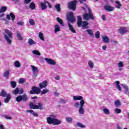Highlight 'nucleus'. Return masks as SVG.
Wrapping results in <instances>:
<instances>
[{
  "label": "nucleus",
  "instance_id": "obj_1",
  "mask_svg": "<svg viewBox=\"0 0 129 129\" xmlns=\"http://www.w3.org/2000/svg\"><path fill=\"white\" fill-rule=\"evenodd\" d=\"M67 21H68V25L69 27V29L72 32V33H74L75 34L76 33V30H75V29L73 28V26L71 25L70 23H72V24L76 21L75 19V17H74V14L73 12H70L67 15Z\"/></svg>",
  "mask_w": 129,
  "mask_h": 129
},
{
  "label": "nucleus",
  "instance_id": "obj_2",
  "mask_svg": "<svg viewBox=\"0 0 129 129\" xmlns=\"http://www.w3.org/2000/svg\"><path fill=\"white\" fill-rule=\"evenodd\" d=\"M57 116L55 115H50V117H47V122L48 124H53V125H59L61 124L62 121L57 118Z\"/></svg>",
  "mask_w": 129,
  "mask_h": 129
},
{
  "label": "nucleus",
  "instance_id": "obj_3",
  "mask_svg": "<svg viewBox=\"0 0 129 129\" xmlns=\"http://www.w3.org/2000/svg\"><path fill=\"white\" fill-rule=\"evenodd\" d=\"M4 38H5L7 43L11 45L12 44V39H13V33L9 29H6L4 33Z\"/></svg>",
  "mask_w": 129,
  "mask_h": 129
},
{
  "label": "nucleus",
  "instance_id": "obj_4",
  "mask_svg": "<svg viewBox=\"0 0 129 129\" xmlns=\"http://www.w3.org/2000/svg\"><path fill=\"white\" fill-rule=\"evenodd\" d=\"M0 96H2V97H6L4 98V102L5 103H8L10 100H11V98H12V96L10 94H8L7 91H5V90H2L0 93Z\"/></svg>",
  "mask_w": 129,
  "mask_h": 129
},
{
  "label": "nucleus",
  "instance_id": "obj_5",
  "mask_svg": "<svg viewBox=\"0 0 129 129\" xmlns=\"http://www.w3.org/2000/svg\"><path fill=\"white\" fill-rule=\"evenodd\" d=\"M83 19L86 20V21H89V19L92 20H94V16L92 14L91 10L90 8H88V13H85L83 14Z\"/></svg>",
  "mask_w": 129,
  "mask_h": 129
},
{
  "label": "nucleus",
  "instance_id": "obj_6",
  "mask_svg": "<svg viewBox=\"0 0 129 129\" xmlns=\"http://www.w3.org/2000/svg\"><path fill=\"white\" fill-rule=\"evenodd\" d=\"M30 107L31 109H40V110H43L44 107H43V103L41 102H39L37 105H34L33 102L30 103Z\"/></svg>",
  "mask_w": 129,
  "mask_h": 129
},
{
  "label": "nucleus",
  "instance_id": "obj_7",
  "mask_svg": "<svg viewBox=\"0 0 129 129\" xmlns=\"http://www.w3.org/2000/svg\"><path fill=\"white\" fill-rule=\"evenodd\" d=\"M78 3V2L77 0H74L69 2L68 4V7L69 10L75 11L76 10V6H77Z\"/></svg>",
  "mask_w": 129,
  "mask_h": 129
},
{
  "label": "nucleus",
  "instance_id": "obj_8",
  "mask_svg": "<svg viewBox=\"0 0 129 129\" xmlns=\"http://www.w3.org/2000/svg\"><path fill=\"white\" fill-rule=\"evenodd\" d=\"M16 99L17 102H21L22 100L24 102H26V101H27L29 98H28V96L27 95V94H25L23 95H19L17 96Z\"/></svg>",
  "mask_w": 129,
  "mask_h": 129
},
{
  "label": "nucleus",
  "instance_id": "obj_9",
  "mask_svg": "<svg viewBox=\"0 0 129 129\" xmlns=\"http://www.w3.org/2000/svg\"><path fill=\"white\" fill-rule=\"evenodd\" d=\"M30 94H40L41 93V88L36 86L31 88V90L29 92Z\"/></svg>",
  "mask_w": 129,
  "mask_h": 129
},
{
  "label": "nucleus",
  "instance_id": "obj_10",
  "mask_svg": "<svg viewBox=\"0 0 129 129\" xmlns=\"http://www.w3.org/2000/svg\"><path fill=\"white\" fill-rule=\"evenodd\" d=\"M85 103V101L82 100L80 101V108L79 109V112L80 114H84V108H83L84 106V104Z\"/></svg>",
  "mask_w": 129,
  "mask_h": 129
},
{
  "label": "nucleus",
  "instance_id": "obj_11",
  "mask_svg": "<svg viewBox=\"0 0 129 129\" xmlns=\"http://www.w3.org/2000/svg\"><path fill=\"white\" fill-rule=\"evenodd\" d=\"M118 32L120 35H123V34H125V33L127 32V30H126V27H120L118 29Z\"/></svg>",
  "mask_w": 129,
  "mask_h": 129
},
{
  "label": "nucleus",
  "instance_id": "obj_12",
  "mask_svg": "<svg viewBox=\"0 0 129 129\" xmlns=\"http://www.w3.org/2000/svg\"><path fill=\"white\" fill-rule=\"evenodd\" d=\"M47 86H48V82H47V81H44L41 83L39 84V87L40 89L46 88Z\"/></svg>",
  "mask_w": 129,
  "mask_h": 129
},
{
  "label": "nucleus",
  "instance_id": "obj_13",
  "mask_svg": "<svg viewBox=\"0 0 129 129\" xmlns=\"http://www.w3.org/2000/svg\"><path fill=\"white\" fill-rule=\"evenodd\" d=\"M45 60L50 65H56V61H55V60L53 59H52L51 58H45Z\"/></svg>",
  "mask_w": 129,
  "mask_h": 129
},
{
  "label": "nucleus",
  "instance_id": "obj_14",
  "mask_svg": "<svg viewBox=\"0 0 129 129\" xmlns=\"http://www.w3.org/2000/svg\"><path fill=\"white\" fill-rule=\"evenodd\" d=\"M77 18H78V22H77L78 27L79 28H80V27H82V22L83 21H82V18H81V16H78Z\"/></svg>",
  "mask_w": 129,
  "mask_h": 129
},
{
  "label": "nucleus",
  "instance_id": "obj_15",
  "mask_svg": "<svg viewBox=\"0 0 129 129\" xmlns=\"http://www.w3.org/2000/svg\"><path fill=\"white\" fill-rule=\"evenodd\" d=\"M104 9L108 12H112V11L114 10V8L110 6L105 5L104 7Z\"/></svg>",
  "mask_w": 129,
  "mask_h": 129
},
{
  "label": "nucleus",
  "instance_id": "obj_16",
  "mask_svg": "<svg viewBox=\"0 0 129 129\" xmlns=\"http://www.w3.org/2000/svg\"><path fill=\"white\" fill-rule=\"evenodd\" d=\"M82 24V28L84 30L85 29H87V26L89 25V23L87 21H83Z\"/></svg>",
  "mask_w": 129,
  "mask_h": 129
},
{
  "label": "nucleus",
  "instance_id": "obj_17",
  "mask_svg": "<svg viewBox=\"0 0 129 129\" xmlns=\"http://www.w3.org/2000/svg\"><path fill=\"white\" fill-rule=\"evenodd\" d=\"M73 99L75 101H76V100H81V101L84 100H83V97H82V96H74Z\"/></svg>",
  "mask_w": 129,
  "mask_h": 129
},
{
  "label": "nucleus",
  "instance_id": "obj_18",
  "mask_svg": "<svg viewBox=\"0 0 129 129\" xmlns=\"http://www.w3.org/2000/svg\"><path fill=\"white\" fill-rule=\"evenodd\" d=\"M26 111L27 112H30V113L33 114V116H39L38 113H37V112H34L33 110H28Z\"/></svg>",
  "mask_w": 129,
  "mask_h": 129
},
{
  "label": "nucleus",
  "instance_id": "obj_19",
  "mask_svg": "<svg viewBox=\"0 0 129 129\" xmlns=\"http://www.w3.org/2000/svg\"><path fill=\"white\" fill-rule=\"evenodd\" d=\"M88 35L91 37V38H94V34H93V31L90 29H87L86 30Z\"/></svg>",
  "mask_w": 129,
  "mask_h": 129
},
{
  "label": "nucleus",
  "instance_id": "obj_20",
  "mask_svg": "<svg viewBox=\"0 0 129 129\" xmlns=\"http://www.w3.org/2000/svg\"><path fill=\"white\" fill-rule=\"evenodd\" d=\"M102 40L103 42L104 43H106V44H107V43H109V38H108V37L106 36H103Z\"/></svg>",
  "mask_w": 129,
  "mask_h": 129
},
{
  "label": "nucleus",
  "instance_id": "obj_21",
  "mask_svg": "<svg viewBox=\"0 0 129 129\" xmlns=\"http://www.w3.org/2000/svg\"><path fill=\"white\" fill-rule=\"evenodd\" d=\"M7 10H8V7L6 6H2L0 8V14L6 12L7 11Z\"/></svg>",
  "mask_w": 129,
  "mask_h": 129
},
{
  "label": "nucleus",
  "instance_id": "obj_22",
  "mask_svg": "<svg viewBox=\"0 0 129 129\" xmlns=\"http://www.w3.org/2000/svg\"><path fill=\"white\" fill-rule=\"evenodd\" d=\"M14 65L17 68H20V67H21V63H20L19 60H16L14 61Z\"/></svg>",
  "mask_w": 129,
  "mask_h": 129
},
{
  "label": "nucleus",
  "instance_id": "obj_23",
  "mask_svg": "<svg viewBox=\"0 0 129 129\" xmlns=\"http://www.w3.org/2000/svg\"><path fill=\"white\" fill-rule=\"evenodd\" d=\"M114 104H115V107H117V108L119 107V106H120V105H121V104H120V101H119V100H115Z\"/></svg>",
  "mask_w": 129,
  "mask_h": 129
},
{
  "label": "nucleus",
  "instance_id": "obj_24",
  "mask_svg": "<svg viewBox=\"0 0 129 129\" xmlns=\"http://www.w3.org/2000/svg\"><path fill=\"white\" fill-rule=\"evenodd\" d=\"M115 83L116 84V88L118 90H119V91H121V87H120V85H119V81H116L115 82Z\"/></svg>",
  "mask_w": 129,
  "mask_h": 129
},
{
  "label": "nucleus",
  "instance_id": "obj_25",
  "mask_svg": "<svg viewBox=\"0 0 129 129\" xmlns=\"http://www.w3.org/2000/svg\"><path fill=\"white\" fill-rule=\"evenodd\" d=\"M56 20H57V22H58V23H59L60 25H61V26H62V27H64V23H63V20H62V19H61L59 17H57Z\"/></svg>",
  "mask_w": 129,
  "mask_h": 129
},
{
  "label": "nucleus",
  "instance_id": "obj_26",
  "mask_svg": "<svg viewBox=\"0 0 129 129\" xmlns=\"http://www.w3.org/2000/svg\"><path fill=\"white\" fill-rule=\"evenodd\" d=\"M60 32V26L58 24H56L54 26V33Z\"/></svg>",
  "mask_w": 129,
  "mask_h": 129
},
{
  "label": "nucleus",
  "instance_id": "obj_27",
  "mask_svg": "<svg viewBox=\"0 0 129 129\" xmlns=\"http://www.w3.org/2000/svg\"><path fill=\"white\" fill-rule=\"evenodd\" d=\"M9 75H10V71L7 70L4 73V76L7 79L9 78Z\"/></svg>",
  "mask_w": 129,
  "mask_h": 129
},
{
  "label": "nucleus",
  "instance_id": "obj_28",
  "mask_svg": "<svg viewBox=\"0 0 129 129\" xmlns=\"http://www.w3.org/2000/svg\"><path fill=\"white\" fill-rule=\"evenodd\" d=\"M54 8L57 10V12L60 13L61 12V8L60 7V4L55 5Z\"/></svg>",
  "mask_w": 129,
  "mask_h": 129
},
{
  "label": "nucleus",
  "instance_id": "obj_29",
  "mask_svg": "<svg viewBox=\"0 0 129 129\" xmlns=\"http://www.w3.org/2000/svg\"><path fill=\"white\" fill-rule=\"evenodd\" d=\"M32 71L34 72V73H37L38 74V68L37 67H35V66H32Z\"/></svg>",
  "mask_w": 129,
  "mask_h": 129
},
{
  "label": "nucleus",
  "instance_id": "obj_30",
  "mask_svg": "<svg viewBox=\"0 0 129 129\" xmlns=\"http://www.w3.org/2000/svg\"><path fill=\"white\" fill-rule=\"evenodd\" d=\"M10 84L12 88H16L17 86V82H16V81H11Z\"/></svg>",
  "mask_w": 129,
  "mask_h": 129
},
{
  "label": "nucleus",
  "instance_id": "obj_31",
  "mask_svg": "<svg viewBox=\"0 0 129 129\" xmlns=\"http://www.w3.org/2000/svg\"><path fill=\"white\" fill-rule=\"evenodd\" d=\"M28 43L30 46L32 45H34V44H36V42H35L33 39L29 38L28 39Z\"/></svg>",
  "mask_w": 129,
  "mask_h": 129
},
{
  "label": "nucleus",
  "instance_id": "obj_32",
  "mask_svg": "<svg viewBox=\"0 0 129 129\" xmlns=\"http://www.w3.org/2000/svg\"><path fill=\"white\" fill-rule=\"evenodd\" d=\"M17 37H18V39L19 40V41H22L23 37H22V35H21V33H20L19 32H17Z\"/></svg>",
  "mask_w": 129,
  "mask_h": 129
},
{
  "label": "nucleus",
  "instance_id": "obj_33",
  "mask_svg": "<svg viewBox=\"0 0 129 129\" xmlns=\"http://www.w3.org/2000/svg\"><path fill=\"white\" fill-rule=\"evenodd\" d=\"M39 37L40 40H42V41H45V38H44V34H43V33L39 32Z\"/></svg>",
  "mask_w": 129,
  "mask_h": 129
},
{
  "label": "nucleus",
  "instance_id": "obj_34",
  "mask_svg": "<svg viewBox=\"0 0 129 129\" xmlns=\"http://www.w3.org/2000/svg\"><path fill=\"white\" fill-rule=\"evenodd\" d=\"M115 4H116V5H118L117 6H116L115 7L117 9H120V7H122L121 4H120V2H119V1H115Z\"/></svg>",
  "mask_w": 129,
  "mask_h": 129
},
{
  "label": "nucleus",
  "instance_id": "obj_35",
  "mask_svg": "<svg viewBox=\"0 0 129 129\" xmlns=\"http://www.w3.org/2000/svg\"><path fill=\"white\" fill-rule=\"evenodd\" d=\"M29 8H30L32 10H35V9H36V5H35V3L32 2L30 3Z\"/></svg>",
  "mask_w": 129,
  "mask_h": 129
},
{
  "label": "nucleus",
  "instance_id": "obj_36",
  "mask_svg": "<svg viewBox=\"0 0 129 129\" xmlns=\"http://www.w3.org/2000/svg\"><path fill=\"white\" fill-rule=\"evenodd\" d=\"M40 6L42 11H44V10H46V9H47V5H46V4L44 3H41Z\"/></svg>",
  "mask_w": 129,
  "mask_h": 129
},
{
  "label": "nucleus",
  "instance_id": "obj_37",
  "mask_svg": "<svg viewBox=\"0 0 129 129\" xmlns=\"http://www.w3.org/2000/svg\"><path fill=\"white\" fill-rule=\"evenodd\" d=\"M26 82V79L25 78H20L19 80V84H23V83H25Z\"/></svg>",
  "mask_w": 129,
  "mask_h": 129
},
{
  "label": "nucleus",
  "instance_id": "obj_38",
  "mask_svg": "<svg viewBox=\"0 0 129 129\" xmlns=\"http://www.w3.org/2000/svg\"><path fill=\"white\" fill-rule=\"evenodd\" d=\"M33 53L34 54V55H37V56H41V53H40V51H39V50H34L33 51Z\"/></svg>",
  "mask_w": 129,
  "mask_h": 129
},
{
  "label": "nucleus",
  "instance_id": "obj_39",
  "mask_svg": "<svg viewBox=\"0 0 129 129\" xmlns=\"http://www.w3.org/2000/svg\"><path fill=\"white\" fill-rule=\"evenodd\" d=\"M100 32L99 31H97L95 34V37L96 39H99L100 38Z\"/></svg>",
  "mask_w": 129,
  "mask_h": 129
},
{
  "label": "nucleus",
  "instance_id": "obj_40",
  "mask_svg": "<svg viewBox=\"0 0 129 129\" xmlns=\"http://www.w3.org/2000/svg\"><path fill=\"white\" fill-rule=\"evenodd\" d=\"M9 15L11 18L12 21H15L16 19V16L15 15V14H14V13H10Z\"/></svg>",
  "mask_w": 129,
  "mask_h": 129
},
{
  "label": "nucleus",
  "instance_id": "obj_41",
  "mask_svg": "<svg viewBox=\"0 0 129 129\" xmlns=\"http://www.w3.org/2000/svg\"><path fill=\"white\" fill-rule=\"evenodd\" d=\"M48 92H49V90H48V89H45L41 91V94L43 95V94H46V93H48Z\"/></svg>",
  "mask_w": 129,
  "mask_h": 129
},
{
  "label": "nucleus",
  "instance_id": "obj_42",
  "mask_svg": "<svg viewBox=\"0 0 129 129\" xmlns=\"http://www.w3.org/2000/svg\"><path fill=\"white\" fill-rule=\"evenodd\" d=\"M77 126H78L79 127H82V128H84L85 127V125H84L82 123H80L78 122L77 123Z\"/></svg>",
  "mask_w": 129,
  "mask_h": 129
},
{
  "label": "nucleus",
  "instance_id": "obj_43",
  "mask_svg": "<svg viewBox=\"0 0 129 129\" xmlns=\"http://www.w3.org/2000/svg\"><path fill=\"white\" fill-rule=\"evenodd\" d=\"M66 119L68 122H71V121L73 120V118H72L71 117H66Z\"/></svg>",
  "mask_w": 129,
  "mask_h": 129
},
{
  "label": "nucleus",
  "instance_id": "obj_44",
  "mask_svg": "<svg viewBox=\"0 0 129 129\" xmlns=\"http://www.w3.org/2000/svg\"><path fill=\"white\" fill-rule=\"evenodd\" d=\"M88 65L90 67V68L92 69V68H93V66H94V63H93V62L90 60L88 62Z\"/></svg>",
  "mask_w": 129,
  "mask_h": 129
},
{
  "label": "nucleus",
  "instance_id": "obj_45",
  "mask_svg": "<svg viewBox=\"0 0 129 129\" xmlns=\"http://www.w3.org/2000/svg\"><path fill=\"white\" fill-rule=\"evenodd\" d=\"M29 24H30V25H31L32 26H35V21H34V20L32 19H30Z\"/></svg>",
  "mask_w": 129,
  "mask_h": 129
},
{
  "label": "nucleus",
  "instance_id": "obj_46",
  "mask_svg": "<svg viewBox=\"0 0 129 129\" xmlns=\"http://www.w3.org/2000/svg\"><path fill=\"white\" fill-rule=\"evenodd\" d=\"M103 111L104 112L105 114H109V110L107 108H104Z\"/></svg>",
  "mask_w": 129,
  "mask_h": 129
},
{
  "label": "nucleus",
  "instance_id": "obj_47",
  "mask_svg": "<svg viewBox=\"0 0 129 129\" xmlns=\"http://www.w3.org/2000/svg\"><path fill=\"white\" fill-rule=\"evenodd\" d=\"M19 92V88H16L15 90H13V94H18Z\"/></svg>",
  "mask_w": 129,
  "mask_h": 129
},
{
  "label": "nucleus",
  "instance_id": "obj_48",
  "mask_svg": "<svg viewBox=\"0 0 129 129\" xmlns=\"http://www.w3.org/2000/svg\"><path fill=\"white\" fill-rule=\"evenodd\" d=\"M115 113H117V114L121 113V110L119 108H116L115 109Z\"/></svg>",
  "mask_w": 129,
  "mask_h": 129
},
{
  "label": "nucleus",
  "instance_id": "obj_49",
  "mask_svg": "<svg viewBox=\"0 0 129 129\" xmlns=\"http://www.w3.org/2000/svg\"><path fill=\"white\" fill-rule=\"evenodd\" d=\"M118 66L119 68H121L122 67H123V62L122 61H119L118 63Z\"/></svg>",
  "mask_w": 129,
  "mask_h": 129
},
{
  "label": "nucleus",
  "instance_id": "obj_50",
  "mask_svg": "<svg viewBox=\"0 0 129 129\" xmlns=\"http://www.w3.org/2000/svg\"><path fill=\"white\" fill-rule=\"evenodd\" d=\"M74 106L76 107V108H79V106H80V104L79 102H76Z\"/></svg>",
  "mask_w": 129,
  "mask_h": 129
},
{
  "label": "nucleus",
  "instance_id": "obj_51",
  "mask_svg": "<svg viewBox=\"0 0 129 129\" xmlns=\"http://www.w3.org/2000/svg\"><path fill=\"white\" fill-rule=\"evenodd\" d=\"M31 2H32V0H24V4L25 5H28L30 4Z\"/></svg>",
  "mask_w": 129,
  "mask_h": 129
},
{
  "label": "nucleus",
  "instance_id": "obj_52",
  "mask_svg": "<svg viewBox=\"0 0 129 129\" xmlns=\"http://www.w3.org/2000/svg\"><path fill=\"white\" fill-rule=\"evenodd\" d=\"M4 118H6L7 119H12V117L9 116H7L6 115H3Z\"/></svg>",
  "mask_w": 129,
  "mask_h": 129
},
{
  "label": "nucleus",
  "instance_id": "obj_53",
  "mask_svg": "<svg viewBox=\"0 0 129 129\" xmlns=\"http://www.w3.org/2000/svg\"><path fill=\"white\" fill-rule=\"evenodd\" d=\"M19 94H23V93H24V89H20L19 90Z\"/></svg>",
  "mask_w": 129,
  "mask_h": 129
},
{
  "label": "nucleus",
  "instance_id": "obj_54",
  "mask_svg": "<svg viewBox=\"0 0 129 129\" xmlns=\"http://www.w3.org/2000/svg\"><path fill=\"white\" fill-rule=\"evenodd\" d=\"M102 19L103 21H106V18L105 15H104V14L102 15Z\"/></svg>",
  "mask_w": 129,
  "mask_h": 129
},
{
  "label": "nucleus",
  "instance_id": "obj_55",
  "mask_svg": "<svg viewBox=\"0 0 129 129\" xmlns=\"http://www.w3.org/2000/svg\"><path fill=\"white\" fill-rule=\"evenodd\" d=\"M17 25L19 26H23V25H24V22H19L17 23Z\"/></svg>",
  "mask_w": 129,
  "mask_h": 129
},
{
  "label": "nucleus",
  "instance_id": "obj_56",
  "mask_svg": "<svg viewBox=\"0 0 129 129\" xmlns=\"http://www.w3.org/2000/svg\"><path fill=\"white\" fill-rule=\"evenodd\" d=\"M110 41L112 43H114V44H117V41H116L113 39H111Z\"/></svg>",
  "mask_w": 129,
  "mask_h": 129
},
{
  "label": "nucleus",
  "instance_id": "obj_57",
  "mask_svg": "<svg viewBox=\"0 0 129 129\" xmlns=\"http://www.w3.org/2000/svg\"><path fill=\"white\" fill-rule=\"evenodd\" d=\"M106 48H107V46L106 45H104L102 47V49L104 50H106Z\"/></svg>",
  "mask_w": 129,
  "mask_h": 129
},
{
  "label": "nucleus",
  "instance_id": "obj_58",
  "mask_svg": "<svg viewBox=\"0 0 129 129\" xmlns=\"http://www.w3.org/2000/svg\"><path fill=\"white\" fill-rule=\"evenodd\" d=\"M10 15H7L6 16V19H7V20H11V17L10 16Z\"/></svg>",
  "mask_w": 129,
  "mask_h": 129
},
{
  "label": "nucleus",
  "instance_id": "obj_59",
  "mask_svg": "<svg viewBox=\"0 0 129 129\" xmlns=\"http://www.w3.org/2000/svg\"><path fill=\"white\" fill-rule=\"evenodd\" d=\"M60 103H66V100L61 99V100H60Z\"/></svg>",
  "mask_w": 129,
  "mask_h": 129
},
{
  "label": "nucleus",
  "instance_id": "obj_60",
  "mask_svg": "<svg viewBox=\"0 0 129 129\" xmlns=\"http://www.w3.org/2000/svg\"><path fill=\"white\" fill-rule=\"evenodd\" d=\"M0 128L1 129H5V127L4 126V125H3V124H0Z\"/></svg>",
  "mask_w": 129,
  "mask_h": 129
},
{
  "label": "nucleus",
  "instance_id": "obj_61",
  "mask_svg": "<svg viewBox=\"0 0 129 129\" xmlns=\"http://www.w3.org/2000/svg\"><path fill=\"white\" fill-rule=\"evenodd\" d=\"M55 79L56 80H60V77L59 76H56L55 77Z\"/></svg>",
  "mask_w": 129,
  "mask_h": 129
},
{
  "label": "nucleus",
  "instance_id": "obj_62",
  "mask_svg": "<svg viewBox=\"0 0 129 129\" xmlns=\"http://www.w3.org/2000/svg\"><path fill=\"white\" fill-rule=\"evenodd\" d=\"M54 95H55V96H59V93H58V92H54Z\"/></svg>",
  "mask_w": 129,
  "mask_h": 129
},
{
  "label": "nucleus",
  "instance_id": "obj_63",
  "mask_svg": "<svg viewBox=\"0 0 129 129\" xmlns=\"http://www.w3.org/2000/svg\"><path fill=\"white\" fill-rule=\"evenodd\" d=\"M38 98L37 96L31 97V99H37Z\"/></svg>",
  "mask_w": 129,
  "mask_h": 129
},
{
  "label": "nucleus",
  "instance_id": "obj_64",
  "mask_svg": "<svg viewBox=\"0 0 129 129\" xmlns=\"http://www.w3.org/2000/svg\"><path fill=\"white\" fill-rule=\"evenodd\" d=\"M48 8H49V9H51V8H52V5H51V4L49 3V4H48Z\"/></svg>",
  "mask_w": 129,
  "mask_h": 129
}]
</instances>
